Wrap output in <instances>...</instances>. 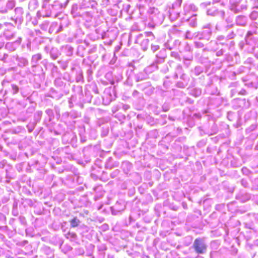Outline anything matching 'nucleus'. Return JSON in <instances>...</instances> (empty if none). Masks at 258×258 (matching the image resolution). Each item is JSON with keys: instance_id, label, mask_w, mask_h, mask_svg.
<instances>
[{"instance_id": "7ed1b4c3", "label": "nucleus", "mask_w": 258, "mask_h": 258, "mask_svg": "<svg viewBox=\"0 0 258 258\" xmlns=\"http://www.w3.org/2000/svg\"><path fill=\"white\" fill-rule=\"evenodd\" d=\"M67 237L68 238H75L77 237V234H76V233L75 232H69L67 234Z\"/></svg>"}, {"instance_id": "f257e3e1", "label": "nucleus", "mask_w": 258, "mask_h": 258, "mask_svg": "<svg viewBox=\"0 0 258 258\" xmlns=\"http://www.w3.org/2000/svg\"><path fill=\"white\" fill-rule=\"evenodd\" d=\"M193 247L197 253L202 254L206 252L207 247L202 238H198L195 240Z\"/></svg>"}, {"instance_id": "f03ea898", "label": "nucleus", "mask_w": 258, "mask_h": 258, "mask_svg": "<svg viewBox=\"0 0 258 258\" xmlns=\"http://www.w3.org/2000/svg\"><path fill=\"white\" fill-rule=\"evenodd\" d=\"M70 223L72 227H76L79 225L80 221L77 217H75L70 220Z\"/></svg>"}]
</instances>
